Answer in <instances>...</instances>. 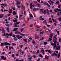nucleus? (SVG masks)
<instances>
[{"instance_id":"obj_55","label":"nucleus","mask_w":61,"mask_h":61,"mask_svg":"<svg viewBox=\"0 0 61 61\" xmlns=\"http://www.w3.org/2000/svg\"><path fill=\"white\" fill-rule=\"evenodd\" d=\"M36 37H37L36 35H35V39H36Z\"/></svg>"},{"instance_id":"obj_7","label":"nucleus","mask_w":61,"mask_h":61,"mask_svg":"<svg viewBox=\"0 0 61 61\" xmlns=\"http://www.w3.org/2000/svg\"><path fill=\"white\" fill-rule=\"evenodd\" d=\"M45 59H46L47 60H48V56H46V55H45Z\"/></svg>"},{"instance_id":"obj_52","label":"nucleus","mask_w":61,"mask_h":61,"mask_svg":"<svg viewBox=\"0 0 61 61\" xmlns=\"http://www.w3.org/2000/svg\"><path fill=\"white\" fill-rule=\"evenodd\" d=\"M24 53H25V52H24V51H22L21 52V54H24Z\"/></svg>"},{"instance_id":"obj_11","label":"nucleus","mask_w":61,"mask_h":61,"mask_svg":"<svg viewBox=\"0 0 61 61\" xmlns=\"http://www.w3.org/2000/svg\"><path fill=\"white\" fill-rule=\"evenodd\" d=\"M14 25L15 27H18V25H17V24L16 23H14Z\"/></svg>"},{"instance_id":"obj_35","label":"nucleus","mask_w":61,"mask_h":61,"mask_svg":"<svg viewBox=\"0 0 61 61\" xmlns=\"http://www.w3.org/2000/svg\"><path fill=\"white\" fill-rule=\"evenodd\" d=\"M12 33L11 32L10 33V34L9 35L10 36H12Z\"/></svg>"},{"instance_id":"obj_22","label":"nucleus","mask_w":61,"mask_h":61,"mask_svg":"<svg viewBox=\"0 0 61 61\" xmlns=\"http://www.w3.org/2000/svg\"><path fill=\"white\" fill-rule=\"evenodd\" d=\"M43 24H46V20H44L43 22Z\"/></svg>"},{"instance_id":"obj_9","label":"nucleus","mask_w":61,"mask_h":61,"mask_svg":"<svg viewBox=\"0 0 61 61\" xmlns=\"http://www.w3.org/2000/svg\"><path fill=\"white\" fill-rule=\"evenodd\" d=\"M41 51L42 53H43V55H44V50H43V48H41Z\"/></svg>"},{"instance_id":"obj_13","label":"nucleus","mask_w":61,"mask_h":61,"mask_svg":"<svg viewBox=\"0 0 61 61\" xmlns=\"http://www.w3.org/2000/svg\"><path fill=\"white\" fill-rule=\"evenodd\" d=\"M49 20L50 22V24H51L52 23V20H51V18H49Z\"/></svg>"},{"instance_id":"obj_20","label":"nucleus","mask_w":61,"mask_h":61,"mask_svg":"<svg viewBox=\"0 0 61 61\" xmlns=\"http://www.w3.org/2000/svg\"><path fill=\"white\" fill-rule=\"evenodd\" d=\"M35 41L34 40H33L32 41V44L33 45H35Z\"/></svg>"},{"instance_id":"obj_12","label":"nucleus","mask_w":61,"mask_h":61,"mask_svg":"<svg viewBox=\"0 0 61 61\" xmlns=\"http://www.w3.org/2000/svg\"><path fill=\"white\" fill-rule=\"evenodd\" d=\"M12 21L13 22H17V19H15V20H13Z\"/></svg>"},{"instance_id":"obj_47","label":"nucleus","mask_w":61,"mask_h":61,"mask_svg":"<svg viewBox=\"0 0 61 61\" xmlns=\"http://www.w3.org/2000/svg\"><path fill=\"white\" fill-rule=\"evenodd\" d=\"M55 23H57V22H56V19H55V20H54V21Z\"/></svg>"},{"instance_id":"obj_36","label":"nucleus","mask_w":61,"mask_h":61,"mask_svg":"<svg viewBox=\"0 0 61 61\" xmlns=\"http://www.w3.org/2000/svg\"><path fill=\"white\" fill-rule=\"evenodd\" d=\"M58 19L60 21H61V18H60L59 17L58 18Z\"/></svg>"},{"instance_id":"obj_64","label":"nucleus","mask_w":61,"mask_h":61,"mask_svg":"<svg viewBox=\"0 0 61 61\" xmlns=\"http://www.w3.org/2000/svg\"><path fill=\"white\" fill-rule=\"evenodd\" d=\"M49 36L50 37H51V38H52V36L51 35H50Z\"/></svg>"},{"instance_id":"obj_37","label":"nucleus","mask_w":61,"mask_h":61,"mask_svg":"<svg viewBox=\"0 0 61 61\" xmlns=\"http://www.w3.org/2000/svg\"><path fill=\"white\" fill-rule=\"evenodd\" d=\"M46 5H47V6H48V7H50V5L49 4H48V3H46Z\"/></svg>"},{"instance_id":"obj_23","label":"nucleus","mask_w":61,"mask_h":61,"mask_svg":"<svg viewBox=\"0 0 61 61\" xmlns=\"http://www.w3.org/2000/svg\"><path fill=\"white\" fill-rule=\"evenodd\" d=\"M20 35L22 36H25V34L23 33H20Z\"/></svg>"},{"instance_id":"obj_21","label":"nucleus","mask_w":61,"mask_h":61,"mask_svg":"<svg viewBox=\"0 0 61 61\" xmlns=\"http://www.w3.org/2000/svg\"><path fill=\"white\" fill-rule=\"evenodd\" d=\"M5 45V43H1V46H4Z\"/></svg>"},{"instance_id":"obj_8","label":"nucleus","mask_w":61,"mask_h":61,"mask_svg":"<svg viewBox=\"0 0 61 61\" xmlns=\"http://www.w3.org/2000/svg\"><path fill=\"white\" fill-rule=\"evenodd\" d=\"M3 36H9V34L7 33H6V34H3Z\"/></svg>"},{"instance_id":"obj_32","label":"nucleus","mask_w":61,"mask_h":61,"mask_svg":"<svg viewBox=\"0 0 61 61\" xmlns=\"http://www.w3.org/2000/svg\"><path fill=\"white\" fill-rule=\"evenodd\" d=\"M57 36V35H55L54 37V38H56V36Z\"/></svg>"},{"instance_id":"obj_33","label":"nucleus","mask_w":61,"mask_h":61,"mask_svg":"<svg viewBox=\"0 0 61 61\" xmlns=\"http://www.w3.org/2000/svg\"><path fill=\"white\" fill-rule=\"evenodd\" d=\"M51 2L52 5H53V4H54V1H51Z\"/></svg>"},{"instance_id":"obj_31","label":"nucleus","mask_w":61,"mask_h":61,"mask_svg":"<svg viewBox=\"0 0 61 61\" xmlns=\"http://www.w3.org/2000/svg\"><path fill=\"white\" fill-rule=\"evenodd\" d=\"M1 54H2V55H5V52H2L1 53Z\"/></svg>"},{"instance_id":"obj_27","label":"nucleus","mask_w":61,"mask_h":61,"mask_svg":"<svg viewBox=\"0 0 61 61\" xmlns=\"http://www.w3.org/2000/svg\"><path fill=\"white\" fill-rule=\"evenodd\" d=\"M11 8L13 10H15V8H14L13 7H11Z\"/></svg>"},{"instance_id":"obj_15","label":"nucleus","mask_w":61,"mask_h":61,"mask_svg":"<svg viewBox=\"0 0 61 61\" xmlns=\"http://www.w3.org/2000/svg\"><path fill=\"white\" fill-rule=\"evenodd\" d=\"M3 17V14H0V18H2Z\"/></svg>"},{"instance_id":"obj_25","label":"nucleus","mask_w":61,"mask_h":61,"mask_svg":"<svg viewBox=\"0 0 61 61\" xmlns=\"http://www.w3.org/2000/svg\"><path fill=\"white\" fill-rule=\"evenodd\" d=\"M13 39H14V40L15 41H16L17 39V38H16V37H15Z\"/></svg>"},{"instance_id":"obj_44","label":"nucleus","mask_w":61,"mask_h":61,"mask_svg":"<svg viewBox=\"0 0 61 61\" xmlns=\"http://www.w3.org/2000/svg\"><path fill=\"white\" fill-rule=\"evenodd\" d=\"M4 11H5V12H7L8 11V10H4Z\"/></svg>"},{"instance_id":"obj_51","label":"nucleus","mask_w":61,"mask_h":61,"mask_svg":"<svg viewBox=\"0 0 61 61\" xmlns=\"http://www.w3.org/2000/svg\"><path fill=\"white\" fill-rule=\"evenodd\" d=\"M9 13H10V14H12V11H9Z\"/></svg>"},{"instance_id":"obj_49","label":"nucleus","mask_w":61,"mask_h":61,"mask_svg":"<svg viewBox=\"0 0 61 61\" xmlns=\"http://www.w3.org/2000/svg\"><path fill=\"white\" fill-rule=\"evenodd\" d=\"M44 31H43L42 32H41L40 34H43V33H44Z\"/></svg>"},{"instance_id":"obj_26","label":"nucleus","mask_w":61,"mask_h":61,"mask_svg":"<svg viewBox=\"0 0 61 61\" xmlns=\"http://www.w3.org/2000/svg\"><path fill=\"white\" fill-rule=\"evenodd\" d=\"M58 8H60L61 6V5L60 4H58Z\"/></svg>"},{"instance_id":"obj_56","label":"nucleus","mask_w":61,"mask_h":61,"mask_svg":"<svg viewBox=\"0 0 61 61\" xmlns=\"http://www.w3.org/2000/svg\"><path fill=\"white\" fill-rule=\"evenodd\" d=\"M33 57L34 58H36V56L35 55H33Z\"/></svg>"},{"instance_id":"obj_43","label":"nucleus","mask_w":61,"mask_h":61,"mask_svg":"<svg viewBox=\"0 0 61 61\" xmlns=\"http://www.w3.org/2000/svg\"><path fill=\"white\" fill-rule=\"evenodd\" d=\"M34 3L35 4H36V5L37 4V2L36 1H34Z\"/></svg>"},{"instance_id":"obj_10","label":"nucleus","mask_w":61,"mask_h":61,"mask_svg":"<svg viewBox=\"0 0 61 61\" xmlns=\"http://www.w3.org/2000/svg\"><path fill=\"white\" fill-rule=\"evenodd\" d=\"M15 34H20V32L19 31H17L15 32Z\"/></svg>"},{"instance_id":"obj_4","label":"nucleus","mask_w":61,"mask_h":61,"mask_svg":"<svg viewBox=\"0 0 61 61\" xmlns=\"http://www.w3.org/2000/svg\"><path fill=\"white\" fill-rule=\"evenodd\" d=\"M46 52H48V53H50V54H51V53H52V52L50 50H48H48H45Z\"/></svg>"},{"instance_id":"obj_3","label":"nucleus","mask_w":61,"mask_h":61,"mask_svg":"<svg viewBox=\"0 0 61 61\" xmlns=\"http://www.w3.org/2000/svg\"><path fill=\"white\" fill-rule=\"evenodd\" d=\"M1 58L2 59H3V60H6V57H4V56H2L1 57Z\"/></svg>"},{"instance_id":"obj_34","label":"nucleus","mask_w":61,"mask_h":61,"mask_svg":"<svg viewBox=\"0 0 61 61\" xmlns=\"http://www.w3.org/2000/svg\"><path fill=\"white\" fill-rule=\"evenodd\" d=\"M39 55L40 57H43V56L41 54H40Z\"/></svg>"},{"instance_id":"obj_46","label":"nucleus","mask_w":61,"mask_h":61,"mask_svg":"<svg viewBox=\"0 0 61 61\" xmlns=\"http://www.w3.org/2000/svg\"><path fill=\"white\" fill-rule=\"evenodd\" d=\"M41 11H42V12H43V9H42L40 10Z\"/></svg>"},{"instance_id":"obj_45","label":"nucleus","mask_w":61,"mask_h":61,"mask_svg":"<svg viewBox=\"0 0 61 61\" xmlns=\"http://www.w3.org/2000/svg\"><path fill=\"white\" fill-rule=\"evenodd\" d=\"M59 42H60V43H61V39H60V38H59Z\"/></svg>"},{"instance_id":"obj_48","label":"nucleus","mask_w":61,"mask_h":61,"mask_svg":"<svg viewBox=\"0 0 61 61\" xmlns=\"http://www.w3.org/2000/svg\"><path fill=\"white\" fill-rule=\"evenodd\" d=\"M44 4V5H46V2L45 1H44L43 3Z\"/></svg>"},{"instance_id":"obj_42","label":"nucleus","mask_w":61,"mask_h":61,"mask_svg":"<svg viewBox=\"0 0 61 61\" xmlns=\"http://www.w3.org/2000/svg\"><path fill=\"white\" fill-rule=\"evenodd\" d=\"M18 29V28H14V30H15L16 31V30H17Z\"/></svg>"},{"instance_id":"obj_57","label":"nucleus","mask_w":61,"mask_h":61,"mask_svg":"<svg viewBox=\"0 0 61 61\" xmlns=\"http://www.w3.org/2000/svg\"><path fill=\"white\" fill-rule=\"evenodd\" d=\"M15 17H16V18H18V16L17 15H15Z\"/></svg>"},{"instance_id":"obj_19","label":"nucleus","mask_w":61,"mask_h":61,"mask_svg":"<svg viewBox=\"0 0 61 61\" xmlns=\"http://www.w3.org/2000/svg\"><path fill=\"white\" fill-rule=\"evenodd\" d=\"M16 14V12L15 11H13V15H15Z\"/></svg>"},{"instance_id":"obj_63","label":"nucleus","mask_w":61,"mask_h":61,"mask_svg":"<svg viewBox=\"0 0 61 61\" xmlns=\"http://www.w3.org/2000/svg\"><path fill=\"white\" fill-rule=\"evenodd\" d=\"M9 10H10V11H12V9H9Z\"/></svg>"},{"instance_id":"obj_5","label":"nucleus","mask_w":61,"mask_h":61,"mask_svg":"<svg viewBox=\"0 0 61 61\" xmlns=\"http://www.w3.org/2000/svg\"><path fill=\"white\" fill-rule=\"evenodd\" d=\"M33 7H34V5H32V3H30V8L31 9H33V8H32V7H33Z\"/></svg>"},{"instance_id":"obj_24","label":"nucleus","mask_w":61,"mask_h":61,"mask_svg":"<svg viewBox=\"0 0 61 61\" xmlns=\"http://www.w3.org/2000/svg\"><path fill=\"white\" fill-rule=\"evenodd\" d=\"M12 45L14 46H16V44H15V43H13L12 44Z\"/></svg>"},{"instance_id":"obj_18","label":"nucleus","mask_w":61,"mask_h":61,"mask_svg":"<svg viewBox=\"0 0 61 61\" xmlns=\"http://www.w3.org/2000/svg\"><path fill=\"white\" fill-rule=\"evenodd\" d=\"M52 39L49 38L47 41L48 42H49L50 41H52Z\"/></svg>"},{"instance_id":"obj_29","label":"nucleus","mask_w":61,"mask_h":61,"mask_svg":"<svg viewBox=\"0 0 61 61\" xmlns=\"http://www.w3.org/2000/svg\"><path fill=\"white\" fill-rule=\"evenodd\" d=\"M23 30H24V28L21 29H20V32H23Z\"/></svg>"},{"instance_id":"obj_62","label":"nucleus","mask_w":61,"mask_h":61,"mask_svg":"<svg viewBox=\"0 0 61 61\" xmlns=\"http://www.w3.org/2000/svg\"><path fill=\"white\" fill-rule=\"evenodd\" d=\"M44 45H46L47 44V42H44Z\"/></svg>"},{"instance_id":"obj_17","label":"nucleus","mask_w":61,"mask_h":61,"mask_svg":"<svg viewBox=\"0 0 61 61\" xmlns=\"http://www.w3.org/2000/svg\"><path fill=\"white\" fill-rule=\"evenodd\" d=\"M18 4H20V2L19 1H18L16 3V5H18Z\"/></svg>"},{"instance_id":"obj_6","label":"nucleus","mask_w":61,"mask_h":61,"mask_svg":"<svg viewBox=\"0 0 61 61\" xmlns=\"http://www.w3.org/2000/svg\"><path fill=\"white\" fill-rule=\"evenodd\" d=\"M60 46H58V48L57 46H56V50H60Z\"/></svg>"},{"instance_id":"obj_50","label":"nucleus","mask_w":61,"mask_h":61,"mask_svg":"<svg viewBox=\"0 0 61 61\" xmlns=\"http://www.w3.org/2000/svg\"><path fill=\"white\" fill-rule=\"evenodd\" d=\"M16 23L17 24H20V22H16Z\"/></svg>"},{"instance_id":"obj_54","label":"nucleus","mask_w":61,"mask_h":61,"mask_svg":"<svg viewBox=\"0 0 61 61\" xmlns=\"http://www.w3.org/2000/svg\"><path fill=\"white\" fill-rule=\"evenodd\" d=\"M57 33L58 34V35H59V31H57Z\"/></svg>"},{"instance_id":"obj_58","label":"nucleus","mask_w":61,"mask_h":61,"mask_svg":"<svg viewBox=\"0 0 61 61\" xmlns=\"http://www.w3.org/2000/svg\"><path fill=\"white\" fill-rule=\"evenodd\" d=\"M54 11L55 12H57V11L55 9H54Z\"/></svg>"},{"instance_id":"obj_40","label":"nucleus","mask_w":61,"mask_h":61,"mask_svg":"<svg viewBox=\"0 0 61 61\" xmlns=\"http://www.w3.org/2000/svg\"><path fill=\"white\" fill-rule=\"evenodd\" d=\"M59 3V1H58L57 2H56L55 4H56V5H57V4H58Z\"/></svg>"},{"instance_id":"obj_60","label":"nucleus","mask_w":61,"mask_h":61,"mask_svg":"<svg viewBox=\"0 0 61 61\" xmlns=\"http://www.w3.org/2000/svg\"><path fill=\"white\" fill-rule=\"evenodd\" d=\"M33 11H36V8L34 9H33Z\"/></svg>"},{"instance_id":"obj_41","label":"nucleus","mask_w":61,"mask_h":61,"mask_svg":"<svg viewBox=\"0 0 61 61\" xmlns=\"http://www.w3.org/2000/svg\"><path fill=\"white\" fill-rule=\"evenodd\" d=\"M45 19L44 18H41L40 19L41 20H44Z\"/></svg>"},{"instance_id":"obj_59","label":"nucleus","mask_w":61,"mask_h":61,"mask_svg":"<svg viewBox=\"0 0 61 61\" xmlns=\"http://www.w3.org/2000/svg\"><path fill=\"white\" fill-rule=\"evenodd\" d=\"M33 26V24H31L30 25V27H32Z\"/></svg>"},{"instance_id":"obj_30","label":"nucleus","mask_w":61,"mask_h":61,"mask_svg":"<svg viewBox=\"0 0 61 61\" xmlns=\"http://www.w3.org/2000/svg\"><path fill=\"white\" fill-rule=\"evenodd\" d=\"M2 33H3L4 34H5V30H3L2 31Z\"/></svg>"},{"instance_id":"obj_28","label":"nucleus","mask_w":61,"mask_h":61,"mask_svg":"<svg viewBox=\"0 0 61 61\" xmlns=\"http://www.w3.org/2000/svg\"><path fill=\"white\" fill-rule=\"evenodd\" d=\"M44 38H45L44 37H42L41 38L40 40H43Z\"/></svg>"},{"instance_id":"obj_53","label":"nucleus","mask_w":61,"mask_h":61,"mask_svg":"<svg viewBox=\"0 0 61 61\" xmlns=\"http://www.w3.org/2000/svg\"><path fill=\"white\" fill-rule=\"evenodd\" d=\"M12 57H14L15 56V55L14 54H12Z\"/></svg>"},{"instance_id":"obj_1","label":"nucleus","mask_w":61,"mask_h":61,"mask_svg":"<svg viewBox=\"0 0 61 61\" xmlns=\"http://www.w3.org/2000/svg\"><path fill=\"white\" fill-rule=\"evenodd\" d=\"M51 46H54L53 48L54 49H56V41H55L54 43H51Z\"/></svg>"},{"instance_id":"obj_39","label":"nucleus","mask_w":61,"mask_h":61,"mask_svg":"<svg viewBox=\"0 0 61 61\" xmlns=\"http://www.w3.org/2000/svg\"><path fill=\"white\" fill-rule=\"evenodd\" d=\"M56 10L57 11V12H58V11H59V9H58V8L56 9Z\"/></svg>"},{"instance_id":"obj_16","label":"nucleus","mask_w":61,"mask_h":61,"mask_svg":"<svg viewBox=\"0 0 61 61\" xmlns=\"http://www.w3.org/2000/svg\"><path fill=\"white\" fill-rule=\"evenodd\" d=\"M23 40L24 41H25V42L26 43H27V39H24Z\"/></svg>"},{"instance_id":"obj_14","label":"nucleus","mask_w":61,"mask_h":61,"mask_svg":"<svg viewBox=\"0 0 61 61\" xmlns=\"http://www.w3.org/2000/svg\"><path fill=\"white\" fill-rule=\"evenodd\" d=\"M42 12H43V14L44 15H45V14H46V11L45 10H44V11H43Z\"/></svg>"},{"instance_id":"obj_38","label":"nucleus","mask_w":61,"mask_h":61,"mask_svg":"<svg viewBox=\"0 0 61 61\" xmlns=\"http://www.w3.org/2000/svg\"><path fill=\"white\" fill-rule=\"evenodd\" d=\"M54 56H57V54H56V53L55 52L54 53Z\"/></svg>"},{"instance_id":"obj_61","label":"nucleus","mask_w":61,"mask_h":61,"mask_svg":"<svg viewBox=\"0 0 61 61\" xmlns=\"http://www.w3.org/2000/svg\"><path fill=\"white\" fill-rule=\"evenodd\" d=\"M57 15H58V16H59L60 15L59 14V12H58L57 13Z\"/></svg>"},{"instance_id":"obj_2","label":"nucleus","mask_w":61,"mask_h":61,"mask_svg":"<svg viewBox=\"0 0 61 61\" xmlns=\"http://www.w3.org/2000/svg\"><path fill=\"white\" fill-rule=\"evenodd\" d=\"M16 37H17V38H18L19 40H20L21 38H22V36H20L19 35H16Z\"/></svg>"}]
</instances>
